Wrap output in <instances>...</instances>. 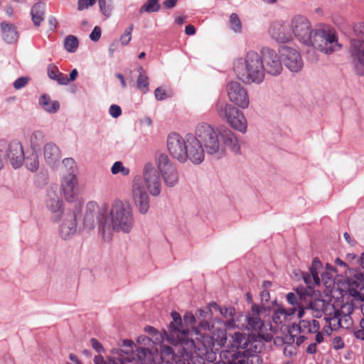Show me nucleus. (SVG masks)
Listing matches in <instances>:
<instances>
[{"mask_svg": "<svg viewBox=\"0 0 364 364\" xmlns=\"http://www.w3.org/2000/svg\"><path fill=\"white\" fill-rule=\"evenodd\" d=\"M291 38L293 35L301 42L311 45L326 54L341 48L335 31L331 29L313 30L309 19L302 15H296L290 21Z\"/></svg>", "mask_w": 364, "mask_h": 364, "instance_id": "f257e3e1", "label": "nucleus"}, {"mask_svg": "<svg viewBox=\"0 0 364 364\" xmlns=\"http://www.w3.org/2000/svg\"><path fill=\"white\" fill-rule=\"evenodd\" d=\"M195 134L210 154H223L226 149L235 154L240 152L238 140L229 129L215 130L209 124L202 123L196 127Z\"/></svg>", "mask_w": 364, "mask_h": 364, "instance_id": "f03ea898", "label": "nucleus"}, {"mask_svg": "<svg viewBox=\"0 0 364 364\" xmlns=\"http://www.w3.org/2000/svg\"><path fill=\"white\" fill-rule=\"evenodd\" d=\"M99 230L103 237H109L112 230L129 233L134 224L132 207L120 200L112 203L109 215L101 214L98 218Z\"/></svg>", "mask_w": 364, "mask_h": 364, "instance_id": "7ed1b4c3", "label": "nucleus"}, {"mask_svg": "<svg viewBox=\"0 0 364 364\" xmlns=\"http://www.w3.org/2000/svg\"><path fill=\"white\" fill-rule=\"evenodd\" d=\"M173 321L168 326L169 333L173 338H176L181 344L186 354L193 353L203 355L210 349L211 338L205 335H199L196 333L195 339L189 338L190 331L184 328L180 314L172 312Z\"/></svg>", "mask_w": 364, "mask_h": 364, "instance_id": "20e7f679", "label": "nucleus"}, {"mask_svg": "<svg viewBox=\"0 0 364 364\" xmlns=\"http://www.w3.org/2000/svg\"><path fill=\"white\" fill-rule=\"evenodd\" d=\"M134 343L131 340H124L119 349L112 351V356L105 361L101 355L94 358L95 364H150L153 360L151 351L144 347H139L134 351Z\"/></svg>", "mask_w": 364, "mask_h": 364, "instance_id": "39448f33", "label": "nucleus"}, {"mask_svg": "<svg viewBox=\"0 0 364 364\" xmlns=\"http://www.w3.org/2000/svg\"><path fill=\"white\" fill-rule=\"evenodd\" d=\"M234 70L237 77L245 83L259 84L264 78V65L257 53L248 52L245 58L234 63Z\"/></svg>", "mask_w": 364, "mask_h": 364, "instance_id": "423d86ee", "label": "nucleus"}, {"mask_svg": "<svg viewBox=\"0 0 364 364\" xmlns=\"http://www.w3.org/2000/svg\"><path fill=\"white\" fill-rule=\"evenodd\" d=\"M354 311V306L352 303L343 304L339 309H331L328 313H326L325 320L328 324L327 326L330 332L326 330L328 334L333 331H338L340 328L350 329L353 326V320L351 314Z\"/></svg>", "mask_w": 364, "mask_h": 364, "instance_id": "0eeeda50", "label": "nucleus"}, {"mask_svg": "<svg viewBox=\"0 0 364 364\" xmlns=\"http://www.w3.org/2000/svg\"><path fill=\"white\" fill-rule=\"evenodd\" d=\"M216 109L219 117L225 119L232 128L242 133L247 132V120L243 113L237 108L225 102L218 101Z\"/></svg>", "mask_w": 364, "mask_h": 364, "instance_id": "6e6552de", "label": "nucleus"}, {"mask_svg": "<svg viewBox=\"0 0 364 364\" xmlns=\"http://www.w3.org/2000/svg\"><path fill=\"white\" fill-rule=\"evenodd\" d=\"M157 167L161 174L165 184L168 187H173L179 180L178 172L166 154H160L156 158Z\"/></svg>", "mask_w": 364, "mask_h": 364, "instance_id": "1a4fd4ad", "label": "nucleus"}, {"mask_svg": "<svg viewBox=\"0 0 364 364\" xmlns=\"http://www.w3.org/2000/svg\"><path fill=\"white\" fill-rule=\"evenodd\" d=\"M132 198L134 203L138 208L141 214H145L149 209V196L144 188L141 178L139 176H135L132 183L131 189Z\"/></svg>", "mask_w": 364, "mask_h": 364, "instance_id": "9d476101", "label": "nucleus"}, {"mask_svg": "<svg viewBox=\"0 0 364 364\" xmlns=\"http://www.w3.org/2000/svg\"><path fill=\"white\" fill-rule=\"evenodd\" d=\"M143 181L149 193L157 196L161 193V179L159 168L151 164H145L143 169Z\"/></svg>", "mask_w": 364, "mask_h": 364, "instance_id": "9b49d317", "label": "nucleus"}, {"mask_svg": "<svg viewBox=\"0 0 364 364\" xmlns=\"http://www.w3.org/2000/svg\"><path fill=\"white\" fill-rule=\"evenodd\" d=\"M167 148L173 158L181 163L186 161V136L183 138L179 134L171 133L167 138Z\"/></svg>", "mask_w": 364, "mask_h": 364, "instance_id": "f8f14e48", "label": "nucleus"}, {"mask_svg": "<svg viewBox=\"0 0 364 364\" xmlns=\"http://www.w3.org/2000/svg\"><path fill=\"white\" fill-rule=\"evenodd\" d=\"M261 58L264 65V72L272 75H278L283 68L281 59L277 53L269 48H263L261 50Z\"/></svg>", "mask_w": 364, "mask_h": 364, "instance_id": "ddd939ff", "label": "nucleus"}, {"mask_svg": "<svg viewBox=\"0 0 364 364\" xmlns=\"http://www.w3.org/2000/svg\"><path fill=\"white\" fill-rule=\"evenodd\" d=\"M186 161L188 159L195 164H199L204 160V149L199 137L196 134L186 135Z\"/></svg>", "mask_w": 364, "mask_h": 364, "instance_id": "4468645a", "label": "nucleus"}, {"mask_svg": "<svg viewBox=\"0 0 364 364\" xmlns=\"http://www.w3.org/2000/svg\"><path fill=\"white\" fill-rule=\"evenodd\" d=\"M356 38L350 41V53L355 63L364 66V26L355 28Z\"/></svg>", "mask_w": 364, "mask_h": 364, "instance_id": "2eb2a0df", "label": "nucleus"}, {"mask_svg": "<svg viewBox=\"0 0 364 364\" xmlns=\"http://www.w3.org/2000/svg\"><path fill=\"white\" fill-rule=\"evenodd\" d=\"M280 55L285 66L291 72L297 73L301 70L304 63L300 53L294 48L287 46L281 47Z\"/></svg>", "mask_w": 364, "mask_h": 364, "instance_id": "dca6fc26", "label": "nucleus"}, {"mask_svg": "<svg viewBox=\"0 0 364 364\" xmlns=\"http://www.w3.org/2000/svg\"><path fill=\"white\" fill-rule=\"evenodd\" d=\"M230 100L240 108L249 106L250 100L246 90L237 82H230L227 86Z\"/></svg>", "mask_w": 364, "mask_h": 364, "instance_id": "f3484780", "label": "nucleus"}, {"mask_svg": "<svg viewBox=\"0 0 364 364\" xmlns=\"http://www.w3.org/2000/svg\"><path fill=\"white\" fill-rule=\"evenodd\" d=\"M220 333L219 343L224 347L230 348L229 350L243 351L248 346L245 335L240 332H235L229 336H227L223 331H220Z\"/></svg>", "mask_w": 364, "mask_h": 364, "instance_id": "a211bd4d", "label": "nucleus"}, {"mask_svg": "<svg viewBox=\"0 0 364 364\" xmlns=\"http://www.w3.org/2000/svg\"><path fill=\"white\" fill-rule=\"evenodd\" d=\"M62 223L60 226V235L64 240L70 238L77 231V213L68 210L60 216Z\"/></svg>", "mask_w": 364, "mask_h": 364, "instance_id": "6ab92c4d", "label": "nucleus"}, {"mask_svg": "<svg viewBox=\"0 0 364 364\" xmlns=\"http://www.w3.org/2000/svg\"><path fill=\"white\" fill-rule=\"evenodd\" d=\"M348 291L353 297H360V291L364 289V276L357 269H348L346 272Z\"/></svg>", "mask_w": 364, "mask_h": 364, "instance_id": "aec40b11", "label": "nucleus"}, {"mask_svg": "<svg viewBox=\"0 0 364 364\" xmlns=\"http://www.w3.org/2000/svg\"><path fill=\"white\" fill-rule=\"evenodd\" d=\"M107 206L103 204L101 207L95 201L87 203L84 215V225L88 229H92L95 225V218L98 220L99 216L103 213L106 215Z\"/></svg>", "mask_w": 364, "mask_h": 364, "instance_id": "412c9836", "label": "nucleus"}, {"mask_svg": "<svg viewBox=\"0 0 364 364\" xmlns=\"http://www.w3.org/2000/svg\"><path fill=\"white\" fill-rule=\"evenodd\" d=\"M60 191L66 200H74L77 193V180L75 173H69L63 178Z\"/></svg>", "mask_w": 364, "mask_h": 364, "instance_id": "4be33fe9", "label": "nucleus"}, {"mask_svg": "<svg viewBox=\"0 0 364 364\" xmlns=\"http://www.w3.org/2000/svg\"><path fill=\"white\" fill-rule=\"evenodd\" d=\"M311 299V295L306 292V290L301 288L297 289L296 292H290L287 294V300L288 303L295 307L299 308L298 316L303 317L304 315V304L307 300Z\"/></svg>", "mask_w": 364, "mask_h": 364, "instance_id": "5701e85b", "label": "nucleus"}, {"mask_svg": "<svg viewBox=\"0 0 364 364\" xmlns=\"http://www.w3.org/2000/svg\"><path fill=\"white\" fill-rule=\"evenodd\" d=\"M296 329L302 333H316L315 340L317 343H322L323 341V333L319 331L320 325L317 320L302 319L297 326H292V331Z\"/></svg>", "mask_w": 364, "mask_h": 364, "instance_id": "b1692460", "label": "nucleus"}, {"mask_svg": "<svg viewBox=\"0 0 364 364\" xmlns=\"http://www.w3.org/2000/svg\"><path fill=\"white\" fill-rule=\"evenodd\" d=\"M331 309H333V305L326 302L323 299H313L311 296V299L307 300L304 304V310H311L312 316L316 318L321 317L323 313L326 314Z\"/></svg>", "mask_w": 364, "mask_h": 364, "instance_id": "393cba45", "label": "nucleus"}, {"mask_svg": "<svg viewBox=\"0 0 364 364\" xmlns=\"http://www.w3.org/2000/svg\"><path fill=\"white\" fill-rule=\"evenodd\" d=\"M262 308L258 305L254 304L252 306L251 311L245 317L247 324L245 328L254 331L262 332L264 326V323L260 318L259 314Z\"/></svg>", "mask_w": 364, "mask_h": 364, "instance_id": "a878e982", "label": "nucleus"}, {"mask_svg": "<svg viewBox=\"0 0 364 364\" xmlns=\"http://www.w3.org/2000/svg\"><path fill=\"white\" fill-rule=\"evenodd\" d=\"M269 33L279 43H286L292 39L291 28L284 23H273L269 29Z\"/></svg>", "mask_w": 364, "mask_h": 364, "instance_id": "bb28decb", "label": "nucleus"}, {"mask_svg": "<svg viewBox=\"0 0 364 364\" xmlns=\"http://www.w3.org/2000/svg\"><path fill=\"white\" fill-rule=\"evenodd\" d=\"M8 160L10 161L14 168H18L23 158V148L20 142L13 141L10 142Z\"/></svg>", "mask_w": 364, "mask_h": 364, "instance_id": "cd10ccee", "label": "nucleus"}, {"mask_svg": "<svg viewBox=\"0 0 364 364\" xmlns=\"http://www.w3.org/2000/svg\"><path fill=\"white\" fill-rule=\"evenodd\" d=\"M220 356L224 358L222 362H217L214 364H245L248 363V361H245L242 358L238 355L234 353L233 350H225L220 354ZM258 358L256 357L252 358L249 360L250 364H258Z\"/></svg>", "mask_w": 364, "mask_h": 364, "instance_id": "c85d7f7f", "label": "nucleus"}, {"mask_svg": "<svg viewBox=\"0 0 364 364\" xmlns=\"http://www.w3.org/2000/svg\"><path fill=\"white\" fill-rule=\"evenodd\" d=\"M263 348V344L260 342L259 343H250V347L245 350L241 351H234V353L240 355L245 361H249V360L252 359L253 357H256L258 358V364H261L262 360L261 357L258 355L259 353L262 351ZM245 364H250V362Z\"/></svg>", "mask_w": 364, "mask_h": 364, "instance_id": "c756f323", "label": "nucleus"}, {"mask_svg": "<svg viewBox=\"0 0 364 364\" xmlns=\"http://www.w3.org/2000/svg\"><path fill=\"white\" fill-rule=\"evenodd\" d=\"M48 197L49 198L46 202L47 208L54 214V220L55 221H59L60 216L65 213L62 210L63 202L54 192L48 193Z\"/></svg>", "mask_w": 364, "mask_h": 364, "instance_id": "7c9ffc66", "label": "nucleus"}, {"mask_svg": "<svg viewBox=\"0 0 364 364\" xmlns=\"http://www.w3.org/2000/svg\"><path fill=\"white\" fill-rule=\"evenodd\" d=\"M44 158L48 164H54L61 158L59 148L53 143H48L44 146Z\"/></svg>", "mask_w": 364, "mask_h": 364, "instance_id": "2f4dec72", "label": "nucleus"}, {"mask_svg": "<svg viewBox=\"0 0 364 364\" xmlns=\"http://www.w3.org/2000/svg\"><path fill=\"white\" fill-rule=\"evenodd\" d=\"M296 311L295 307H291L289 310H286L283 307L277 308L273 313L272 320L276 324H284L289 320V317Z\"/></svg>", "mask_w": 364, "mask_h": 364, "instance_id": "473e14b6", "label": "nucleus"}, {"mask_svg": "<svg viewBox=\"0 0 364 364\" xmlns=\"http://www.w3.org/2000/svg\"><path fill=\"white\" fill-rule=\"evenodd\" d=\"M1 28L3 31V36L8 43L16 42L18 38L16 28L14 24L2 22Z\"/></svg>", "mask_w": 364, "mask_h": 364, "instance_id": "72a5a7b5", "label": "nucleus"}, {"mask_svg": "<svg viewBox=\"0 0 364 364\" xmlns=\"http://www.w3.org/2000/svg\"><path fill=\"white\" fill-rule=\"evenodd\" d=\"M39 103L44 110L50 113H55L60 108L59 102L58 101H52L47 95H43L40 97Z\"/></svg>", "mask_w": 364, "mask_h": 364, "instance_id": "f704fd0d", "label": "nucleus"}, {"mask_svg": "<svg viewBox=\"0 0 364 364\" xmlns=\"http://www.w3.org/2000/svg\"><path fill=\"white\" fill-rule=\"evenodd\" d=\"M45 6L42 3H36L31 9L32 21L35 26H39L44 20Z\"/></svg>", "mask_w": 364, "mask_h": 364, "instance_id": "c9c22d12", "label": "nucleus"}, {"mask_svg": "<svg viewBox=\"0 0 364 364\" xmlns=\"http://www.w3.org/2000/svg\"><path fill=\"white\" fill-rule=\"evenodd\" d=\"M139 76L136 80L137 88L144 94L149 92V80L148 76L145 74L142 67L138 68Z\"/></svg>", "mask_w": 364, "mask_h": 364, "instance_id": "e433bc0d", "label": "nucleus"}, {"mask_svg": "<svg viewBox=\"0 0 364 364\" xmlns=\"http://www.w3.org/2000/svg\"><path fill=\"white\" fill-rule=\"evenodd\" d=\"M26 168L31 171H36L39 167V161L38 154L35 152L31 153L24 159Z\"/></svg>", "mask_w": 364, "mask_h": 364, "instance_id": "4c0bfd02", "label": "nucleus"}, {"mask_svg": "<svg viewBox=\"0 0 364 364\" xmlns=\"http://www.w3.org/2000/svg\"><path fill=\"white\" fill-rule=\"evenodd\" d=\"M10 142L5 139L0 140V167L4 161H6L9 158Z\"/></svg>", "mask_w": 364, "mask_h": 364, "instance_id": "58836bf2", "label": "nucleus"}, {"mask_svg": "<svg viewBox=\"0 0 364 364\" xmlns=\"http://www.w3.org/2000/svg\"><path fill=\"white\" fill-rule=\"evenodd\" d=\"M160 0H148L146 4H144L141 8H140V13L142 12H156L160 9V4H159V1Z\"/></svg>", "mask_w": 364, "mask_h": 364, "instance_id": "ea45409f", "label": "nucleus"}, {"mask_svg": "<svg viewBox=\"0 0 364 364\" xmlns=\"http://www.w3.org/2000/svg\"><path fill=\"white\" fill-rule=\"evenodd\" d=\"M322 264L320 260L317 258H315L313 260L311 267L310 269V272L311 273L312 278L315 284L319 285L320 284V278L318 275V270L321 267Z\"/></svg>", "mask_w": 364, "mask_h": 364, "instance_id": "a19ab883", "label": "nucleus"}, {"mask_svg": "<svg viewBox=\"0 0 364 364\" xmlns=\"http://www.w3.org/2000/svg\"><path fill=\"white\" fill-rule=\"evenodd\" d=\"M64 46L68 52L73 53L77 48L78 40L75 36L70 35L65 38Z\"/></svg>", "mask_w": 364, "mask_h": 364, "instance_id": "79ce46f5", "label": "nucleus"}, {"mask_svg": "<svg viewBox=\"0 0 364 364\" xmlns=\"http://www.w3.org/2000/svg\"><path fill=\"white\" fill-rule=\"evenodd\" d=\"M111 172L114 175L121 173L123 176H128L129 169L124 166L121 161H116L111 168Z\"/></svg>", "mask_w": 364, "mask_h": 364, "instance_id": "37998d69", "label": "nucleus"}, {"mask_svg": "<svg viewBox=\"0 0 364 364\" xmlns=\"http://www.w3.org/2000/svg\"><path fill=\"white\" fill-rule=\"evenodd\" d=\"M134 29V25L131 24L127 28L123 34L120 36L119 41L122 46H127L129 43L132 40V33Z\"/></svg>", "mask_w": 364, "mask_h": 364, "instance_id": "c03bdc74", "label": "nucleus"}, {"mask_svg": "<svg viewBox=\"0 0 364 364\" xmlns=\"http://www.w3.org/2000/svg\"><path fill=\"white\" fill-rule=\"evenodd\" d=\"M99 6L102 13L107 17L112 14L111 0H98Z\"/></svg>", "mask_w": 364, "mask_h": 364, "instance_id": "a18cd8bd", "label": "nucleus"}, {"mask_svg": "<svg viewBox=\"0 0 364 364\" xmlns=\"http://www.w3.org/2000/svg\"><path fill=\"white\" fill-rule=\"evenodd\" d=\"M230 24L231 26V28L235 32H240L242 30V24L241 21L238 17V16L233 13L230 16Z\"/></svg>", "mask_w": 364, "mask_h": 364, "instance_id": "49530a36", "label": "nucleus"}, {"mask_svg": "<svg viewBox=\"0 0 364 364\" xmlns=\"http://www.w3.org/2000/svg\"><path fill=\"white\" fill-rule=\"evenodd\" d=\"M289 333H290V336H286L284 338L279 336H276L274 338V343L276 345H282L284 343H288L291 344L292 342L294 341V336L292 335V330L289 329Z\"/></svg>", "mask_w": 364, "mask_h": 364, "instance_id": "de8ad7c7", "label": "nucleus"}, {"mask_svg": "<svg viewBox=\"0 0 364 364\" xmlns=\"http://www.w3.org/2000/svg\"><path fill=\"white\" fill-rule=\"evenodd\" d=\"M43 140V134L41 132H35L31 136V142L33 146H38Z\"/></svg>", "mask_w": 364, "mask_h": 364, "instance_id": "09e8293b", "label": "nucleus"}, {"mask_svg": "<svg viewBox=\"0 0 364 364\" xmlns=\"http://www.w3.org/2000/svg\"><path fill=\"white\" fill-rule=\"evenodd\" d=\"M63 166L70 171V173H75L76 169L75 161L73 158H66L63 161Z\"/></svg>", "mask_w": 364, "mask_h": 364, "instance_id": "8fccbe9b", "label": "nucleus"}, {"mask_svg": "<svg viewBox=\"0 0 364 364\" xmlns=\"http://www.w3.org/2000/svg\"><path fill=\"white\" fill-rule=\"evenodd\" d=\"M97 0H78L77 9L82 11L87 9L89 6H93Z\"/></svg>", "mask_w": 364, "mask_h": 364, "instance_id": "3c124183", "label": "nucleus"}, {"mask_svg": "<svg viewBox=\"0 0 364 364\" xmlns=\"http://www.w3.org/2000/svg\"><path fill=\"white\" fill-rule=\"evenodd\" d=\"M219 311L225 318L232 317L235 314V309L233 307H221Z\"/></svg>", "mask_w": 364, "mask_h": 364, "instance_id": "603ef678", "label": "nucleus"}, {"mask_svg": "<svg viewBox=\"0 0 364 364\" xmlns=\"http://www.w3.org/2000/svg\"><path fill=\"white\" fill-rule=\"evenodd\" d=\"M109 113L112 117L117 118L122 114L121 107L117 105H112L109 107Z\"/></svg>", "mask_w": 364, "mask_h": 364, "instance_id": "864d4df0", "label": "nucleus"}, {"mask_svg": "<svg viewBox=\"0 0 364 364\" xmlns=\"http://www.w3.org/2000/svg\"><path fill=\"white\" fill-rule=\"evenodd\" d=\"M47 72H48V77L53 80H54L55 77H57V75L60 73L58 68L53 64L49 65L48 66Z\"/></svg>", "mask_w": 364, "mask_h": 364, "instance_id": "5fc2aeb1", "label": "nucleus"}, {"mask_svg": "<svg viewBox=\"0 0 364 364\" xmlns=\"http://www.w3.org/2000/svg\"><path fill=\"white\" fill-rule=\"evenodd\" d=\"M154 95L158 100H163L169 96L166 94V90L163 87H157L155 90Z\"/></svg>", "mask_w": 364, "mask_h": 364, "instance_id": "6e6d98bb", "label": "nucleus"}, {"mask_svg": "<svg viewBox=\"0 0 364 364\" xmlns=\"http://www.w3.org/2000/svg\"><path fill=\"white\" fill-rule=\"evenodd\" d=\"M28 82V78L26 77H21L18 78L15 82H14V87L18 90L21 89L26 85V84Z\"/></svg>", "mask_w": 364, "mask_h": 364, "instance_id": "4d7b16f0", "label": "nucleus"}, {"mask_svg": "<svg viewBox=\"0 0 364 364\" xmlns=\"http://www.w3.org/2000/svg\"><path fill=\"white\" fill-rule=\"evenodd\" d=\"M101 36V28L95 26L90 35V38L93 41H97Z\"/></svg>", "mask_w": 364, "mask_h": 364, "instance_id": "13d9d810", "label": "nucleus"}, {"mask_svg": "<svg viewBox=\"0 0 364 364\" xmlns=\"http://www.w3.org/2000/svg\"><path fill=\"white\" fill-rule=\"evenodd\" d=\"M199 327L203 331H208L214 333V327L208 321L203 320L199 323Z\"/></svg>", "mask_w": 364, "mask_h": 364, "instance_id": "bf43d9fd", "label": "nucleus"}, {"mask_svg": "<svg viewBox=\"0 0 364 364\" xmlns=\"http://www.w3.org/2000/svg\"><path fill=\"white\" fill-rule=\"evenodd\" d=\"M333 346L336 350L342 349L344 348V342L340 336H336L333 339Z\"/></svg>", "mask_w": 364, "mask_h": 364, "instance_id": "052dcab7", "label": "nucleus"}, {"mask_svg": "<svg viewBox=\"0 0 364 364\" xmlns=\"http://www.w3.org/2000/svg\"><path fill=\"white\" fill-rule=\"evenodd\" d=\"M183 319L185 323L190 325H193L196 323V317L192 313H186Z\"/></svg>", "mask_w": 364, "mask_h": 364, "instance_id": "680f3d73", "label": "nucleus"}, {"mask_svg": "<svg viewBox=\"0 0 364 364\" xmlns=\"http://www.w3.org/2000/svg\"><path fill=\"white\" fill-rule=\"evenodd\" d=\"M54 80H56L60 85H66L69 82V80H68V76L65 75L61 73H59V74L57 75V77H55Z\"/></svg>", "mask_w": 364, "mask_h": 364, "instance_id": "e2e57ef3", "label": "nucleus"}, {"mask_svg": "<svg viewBox=\"0 0 364 364\" xmlns=\"http://www.w3.org/2000/svg\"><path fill=\"white\" fill-rule=\"evenodd\" d=\"M90 343L97 352L100 353L103 350L102 344L96 338H92Z\"/></svg>", "mask_w": 364, "mask_h": 364, "instance_id": "0e129e2a", "label": "nucleus"}, {"mask_svg": "<svg viewBox=\"0 0 364 364\" xmlns=\"http://www.w3.org/2000/svg\"><path fill=\"white\" fill-rule=\"evenodd\" d=\"M224 324L227 328H229L238 327V326L236 324V321L235 320L233 316L226 318V321H225Z\"/></svg>", "mask_w": 364, "mask_h": 364, "instance_id": "69168bd1", "label": "nucleus"}, {"mask_svg": "<svg viewBox=\"0 0 364 364\" xmlns=\"http://www.w3.org/2000/svg\"><path fill=\"white\" fill-rule=\"evenodd\" d=\"M211 314V309H209L208 311H205L203 309H198L196 312V315L198 318H205L207 314Z\"/></svg>", "mask_w": 364, "mask_h": 364, "instance_id": "338daca9", "label": "nucleus"}, {"mask_svg": "<svg viewBox=\"0 0 364 364\" xmlns=\"http://www.w3.org/2000/svg\"><path fill=\"white\" fill-rule=\"evenodd\" d=\"M317 342L310 343L306 348V353L309 354H314L317 350Z\"/></svg>", "mask_w": 364, "mask_h": 364, "instance_id": "774afa93", "label": "nucleus"}]
</instances>
